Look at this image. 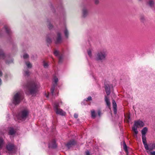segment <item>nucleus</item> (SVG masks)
<instances>
[{"label":"nucleus","instance_id":"26","mask_svg":"<svg viewBox=\"0 0 155 155\" xmlns=\"http://www.w3.org/2000/svg\"><path fill=\"white\" fill-rule=\"evenodd\" d=\"M3 140V139L0 138V149H1L2 147Z\"/></svg>","mask_w":155,"mask_h":155},{"label":"nucleus","instance_id":"4","mask_svg":"<svg viewBox=\"0 0 155 155\" xmlns=\"http://www.w3.org/2000/svg\"><path fill=\"white\" fill-rule=\"evenodd\" d=\"M28 114V112L27 110H23L18 114V118L20 120H24L27 118Z\"/></svg>","mask_w":155,"mask_h":155},{"label":"nucleus","instance_id":"22","mask_svg":"<svg viewBox=\"0 0 155 155\" xmlns=\"http://www.w3.org/2000/svg\"><path fill=\"white\" fill-rule=\"evenodd\" d=\"M25 64L28 68H31L32 67V64L29 62H26Z\"/></svg>","mask_w":155,"mask_h":155},{"label":"nucleus","instance_id":"34","mask_svg":"<svg viewBox=\"0 0 155 155\" xmlns=\"http://www.w3.org/2000/svg\"><path fill=\"white\" fill-rule=\"evenodd\" d=\"M97 113L98 115L100 117L101 114V111L100 110H99L97 111Z\"/></svg>","mask_w":155,"mask_h":155},{"label":"nucleus","instance_id":"11","mask_svg":"<svg viewBox=\"0 0 155 155\" xmlns=\"http://www.w3.org/2000/svg\"><path fill=\"white\" fill-rule=\"evenodd\" d=\"M57 144L55 140H53L49 143V147L53 148H56L57 147Z\"/></svg>","mask_w":155,"mask_h":155},{"label":"nucleus","instance_id":"27","mask_svg":"<svg viewBox=\"0 0 155 155\" xmlns=\"http://www.w3.org/2000/svg\"><path fill=\"white\" fill-rule=\"evenodd\" d=\"M148 4L150 6H153L154 4L153 1L152 0H150L148 2Z\"/></svg>","mask_w":155,"mask_h":155},{"label":"nucleus","instance_id":"25","mask_svg":"<svg viewBox=\"0 0 155 155\" xmlns=\"http://www.w3.org/2000/svg\"><path fill=\"white\" fill-rule=\"evenodd\" d=\"M124 149L125 152L127 153V154L128 151L127 149V147L125 143H124Z\"/></svg>","mask_w":155,"mask_h":155},{"label":"nucleus","instance_id":"6","mask_svg":"<svg viewBox=\"0 0 155 155\" xmlns=\"http://www.w3.org/2000/svg\"><path fill=\"white\" fill-rule=\"evenodd\" d=\"M58 81V78H54L53 80V85L51 88V91L52 95H53L55 87L57 85V82Z\"/></svg>","mask_w":155,"mask_h":155},{"label":"nucleus","instance_id":"37","mask_svg":"<svg viewBox=\"0 0 155 155\" xmlns=\"http://www.w3.org/2000/svg\"><path fill=\"white\" fill-rule=\"evenodd\" d=\"M46 41L48 43H50L51 42V40L49 38H47L46 39Z\"/></svg>","mask_w":155,"mask_h":155},{"label":"nucleus","instance_id":"18","mask_svg":"<svg viewBox=\"0 0 155 155\" xmlns=\"http://www.w3.org/2000/svg\"><path fill=\"white\" fill-rule=\"evenodd\" d=\"M137 128V127H135L134 125L132 127V130L135 133V135H134V136L137 137V134H138Z\"/></svg>","mask_w":155,"mask_h":155},{"label":"nucleus","instance_id":"5","mask_svg":"<svg viewBox=\"0 0 155 155\" xmlns=\"http://www.w3.org/2000/svg\"><path fill=\"white\" fill-rule=\"evenodd\" d=\"M144 148L147 151V153L149 154V152L155 148V144L152 143L149 145L147 143V140L143 142Z\"/></svg>","mask_w":155,"mask_h":155},{"label":"nucleus","instance_id":"21","mask_svg":"<svg viewBox=\"0 0 155 155\" xmlns=\"http://www.w3.org/2000/svg\"><path fill=\"white\" fill-rule=\"evenodd\" d=\"M83 16L84 17H85L87 14V11L86 9L84 8L82 12Z\"/></svg>","mask_w":155,"mask_h":155},{"label":"nucleus","instance_id":"42","mask_svg":"<svg viewBox=\"0 0 155 155\" xmlns=\"http://www.w3.org/2000/svg\"><path fill=\"white\" fill-rule=\"evenodd\" d=\"M2 72L0 71V77H1L2 76Z\"/></svg>","mask_w":155,"mask_h":155},{"label":"nucleus","instance_id":"33","mask_svg":"<svg viewBox=\"0 0 155 155\" xmlns=\"http://www.w3.org/2000/svg\"><path fill=\"white\" fill-rule=\"evenodd\" d=\"M149 154H150V155H155V151H150Z\"/></svg>","mask_w":155,"mask_h":155},{"label":"nucleus","instance_id":"17","mask_svg":"<svg viewBox=\"0 0 155 155\" xmlns=\"http://www.w3.org/2000/svg\"><path fill=\"white\" fill-rule=\"evenodd\" d=\"M105 101L107 106L108 107H110V103L108 97L107 96H105Z\"/></svg>","mask_w":155,"mask_h":155},{"label":"nucleus","instance_id":"35","mask_svg":"<svg viewBox=\"0 0 155 155\" xmlns=\"http://www.w3.org/2000/svg\"><path fill=\"white\" fill-rule=\"evenodd\" d=\"M54 54L55 56H57L58 54V52L57 51H55L54 52Z\"/></svg>","mask_w":155,"mask_h":155},{"label":"nucleus","instance_id":"44","mask_svg":"<svg viewBox=\"0 0 155 155\" xmlns=\"http://www.w3.org/2000/svg\"><path fill=\"white\" fill-rule=\"evenodd\" d=\"M61 56H60L59 57V59L60 61H61Z\"/></svg>","mask_w":155,"mask_h":155},{"label":"nucleus","instance_id":"20","mask_svg":"<svg viewBox=\"0 0 155 155\" xmlns=\"http://www.w3.org/2000/svg\"><path fill=\"white\" fill-rule=\"evenodd\" d=\"M59 107V103L58 102H55L54 104V110L58 108Z\"/></svg>","mask_w":155,"mask_h":155},{"label":"nucleus","instance_id":"39","mask_svg":"<svg viewBox=\"0 0 155 155\" xmlns=\"http://www.w3.org/2000/svg\"><path fill=\"white\" fill-rule=\"evenodd\" d=\"M86 155H90V153L87 150L85 151Z\"/></svg>","mask_w":155,"mask_h":155},{"label":"nucleus","instance_id":"28","mask_svg":"<svg viewBox=\"0 0 155 155\" xmlns=\"http://www.w3.org/2000/svg\"><path fill=\"white\" fill-rule=\"evenodd\" d=\"M30 74V73L28 71H26L25 72L24 74L25 76H28Z\"/></svg>","mask_w":155,"mask_h":155},{"label":"nucleus","instance_id":"14","mask_svg":"<svg viewBox=\"0 0 155 155\" xmlns=\"http://www.w3.org/2000/svg\"><path fill=\"white\" fill-rule=\"evenodd\" d=\"M62 41L61 35L60 33H58L57 34V37L56 41V43H58L61 42Z\"/></svg>","mask_w":155,"mask_h":155},{"label":"nucleus","instance_id":"16","mask_svg":"<svg viewBox=\"0 0 155 155\" xmlns=\"http://www.w3.org/2000/svg\"><path fill=\"white\" fill-rule=\"evenodd\" d=\"M112 104L113 107L114 109V113L115 114L117 112V104L115 102V101L114 100H113V101Z\"/></svg>","mask_w":155,"mask_h":155},{"label":"nucleus","instance_id":"2","mask_svg":"<svg viewBox=\"0 0 155 155\" xmlns=\"http://www.w3.org/2000/svg\"><path fill=\"white\" fill-rule=\"evenodd\" d=\"M107 52L105 49H102L97 53L95 56V60L97 61H102L106 60Z\"/></svg>","mask_w":155,"mask_h":155},{"label":"nucleus","instance_id":"19","mask_svg":"<svg viewBox=\"0 0 155 155\" xmlns=\"http://www.w3.org/2000/svg\"><path fill=\"white\" fill-rule=\"evenodd\" d=\"M91 116L93 119H95L96 117V115L95 110H92L91 111Z\"/></svg>","mask_w":155,"mask_h":155},{"label":"nucleus","instance_id":"29","mask_svg":"<svg viewBox=\"0 0 155 155\" xmlns=\"http://www.w3.org/2000/svg\"><path fill=\"white\" fill-rule=\"evenodd\" d=\"M87 53L90 57H91L92 56L91 51V50H89L87 51Z\"/></svg>","mask_w":155,"mask_h":155},{"label":"nucleus","instance_id":"10","mask_svg":"<svg viewBox=\"0 0 155 155\" xmlns=\"http://www.w3.org/2000/svg\"><path fill=\"white\" fill-rule=\"evenodd\" d=\"M54 110L57 114H59L61 116H65L66 114V113L60 108Z\"/></svg>","mask_w":155,"mask_h":155},{"label":"nucleus","instance_id":"45","mask_svg":"<svg viewBox=\"0 0 155 155\" xmlns=\"http://www.w3.org/2000/svg\"><path fill=\"white\" fill-rule=\"evenodd\" d=\"M6 63H8V64H9V63H10V62H6Z\"/></svg>","mask_w":155,"mask_h":155},{"label":"nucleus","instance_id":"8","mask_svg":"<svg viewBox=\"0 0 155 155\" xmlns=\"http://www.w3.org/2000/svg\"><path fill=\"white\" fill-rule=\"evenodd\" d=\"M134 125L137 127H143L144 126V124L141 120L135 121L134 122Z\"/></svg>","mask_w":155,"mask_h":155},{"label":"nucleus","instance_id":"13","mask_svg":"<svg viewBox=\"0 0 155 155\" xmlns=\"http://www.w3.org/2000/svg\"><path fill=\"white\" fill-rule=\"evenodd\" d=\"M6 148L8 151H12L14 149V146L12 144H8L6 146Z\"/></svg>","mask_w":155,"mask_h":155},{"label":"nucleus","instance_id":"38","mask_svg":"<svg viewBox=\"0 0 155 155\" xmlns=\"http://www.w3.org/2000/svg\"><path fill=\"white\" fill-rule=\"evenodd\" d=\"M48 28L49 29H51V28H52V25H51V24H49L48 25Z\"/></svg>","mask_w":155,"mask_h":155},{"label":"nucleus","instance_id":"40","mask_svg":"<svg viewBox=\"0 0 155 155\" xmlns=\"http://www.w3.org/2000/svg\"><path fill=\"white\" fill-rule=\"evenodd\" d=\"M94 3L96 4H97L99 3V1L98 0H95Z\"/></svg>","mask_w":155,"mask_h":155},{"label":"nucleus","instance_id":"41","mask_svg":"<svg viewBox=\"0 0 155 155\" xmlns=\"http://www.w3.org/2000/svg\"><path fill=\"white\" fill-rule=\"evenodd\" d=\"M78 115L77 114H74V117L75 118H77L78 117Z\"/></svg>","mask_w":155,"mask_h":155},{"label":"nucleus","instance_id":"7","mask_svg":"<svg viewBox=\"0 0 155 155\" xmlns=\"http://www.w3.org/2000/svg\"><path fill=\"white\" fill-rule=\"evenodd\" d=\"M147 131V127H144L141 130V133L142 134V142H144L146 140V134Z\"/></svg>","mask_w":155,"mask_h":155},{"label":"nucleus","instance_id":"1","mask_svg":"<svg viewBox=\"0 0 155 155\" xmlns=\"http://www.w3.org/2000/svg\"><path fill=\"white\" fill-rule=\"evenodd\" d=\"M39 87V84L38 82L34 81H29L25 87L26 90V93L32 96L36 95Z\"/></svg>","mask_w":155,"mask_h":155},{"label":"nucleus","instance_id":"36","mask_svg":"<svg viewBox=\"0 0 155 155\" xmlns=\"http://www.w3.org/2000/svg\"><path fill=\"white\" fill-rule=\"evenodd\" d=\"M48 64L47 63H45L44 64V66L45 68H47L48 66Z\"/></svg>","mask_w":155,"mask_h":155},{"label":"nucleus","instance_id":"31","mask_svg":"<svg viewBox=\"0 0 155 155\" xmlns=\"http://www.w3.org/2000/svg\"><path fill=\"white\" fill-rule=\"evenodd\" d=\"M23 57L24 58H27L28 57V54H25L23 55Z\"/></svg>","mask_w":155,"mask_h":155},{"label":"nucleus","instance_id":"43","mask_svg":"<svg viewBox=\"0 0 155 155\" xmlns=\"http://www.w3.org/2000/svg\"><path fill=\"white\" fill-rule=\"evenodd\" d=\"M2 84V80H1V79L0 78V85L1 84Z\"/></svg>","mask_w":155,"mask_h":155},{"label":"nucleus","instance_id":"23","mask_svg":"<svg viewBox=\"0 0 155 155\" xmlns=\"http://www.w3.org/2000/svg\"><path fill=\"white\" fill-rule=\"evenodd\" d=\"M15 133L14 130L13 129H11L9 131V134L10 135L14 134Z\"/></svg>","mask_w":155,"mask_h":155},{"label":"nucleus","instance_id":"15","mask_svg":"<svg viewBox=\"0 0 155 155\" xmlns=\"http://www.w3.org/2000/svg\"><path fill=\"white\" fill-rule=\"evenodd\" d=\"M5 57V55L2 49H0V60H3Z\"/></svg>","mask_w":155,"mask_h":155},{"label":"nucleus","instance_id":"32","mask_svg":"<svg viewBox=\"0 0 155 155\" xmlns=\"http://www.w3.org/2000/svg\"><path fill=\"white\" fill-rule=\"evenodd\" d=\"M92 100V98H91V96H89L87 98V99L86 100V101H91Z\"/></svg>","mask_w":155,"mask_h":155},{"label":"nucleus","instance_id":"9","mask_svg":"<svg viewBox=\"0 0 155 155\" xmlns=\"http://www.w3.org/2000/svg\"><path fill=\"white\" fill-rule=\"evenodd\" d=\"M76 144V142L74 140H71L69 141L67 143L66 146L68 148L72 147Z\"/></svg>","mask_w":155,"mask_h":155},{"label":"nucleus","instance_id":"12","mask_svg":"<svg viewBox=\"0 0 155 155\" xmlns=\"http://www.w3.org/2000/svg\"><path fill=\"white\" fill-rule=\"evenodd\" d=\"M105 90L107 95H109L110 93V86L108 84L105 83Z\"/></svg>","mask_w":155,"mask_h":155},{"label":"nucleus","instance_id":"24","mask_svg":"<svg viewBox=\"0 0 155 155\" xmlns=\"http://www.w3.org/2000/svg\"><path fill=\"white\" fill-rule=\"evenodd\" d=\"M64 33L65 37L66 38H68V37L69 33H68V30L66 28L64 30Z\"/></svg>","mask_w":155,"mask_h":155},{"label":"nucleus","instance_id":"3","mask_svg":"<svg viewBox=\"0 0 155 155\" xmlns=\"http://www.w3.org/2000/svg\"><path fill=\"white\" fill-rule=\"evenodd\" d=\"M23 98V96L21 93L17 92L14 96L13 103L15 105L18 104Z\"/></svg>","mask_w":155,"mask_h":155},{"label":"nucleus","instance_id":"30","mask_svg":"<svg viewBox=\"0 0 155 155\" xmlns=\"http://www.w3.org/2000/svg\"><path fill=\"white\" fill-rule=\"evenodd\" d=\"M4 28H5L6 31L7 33H9V29H8V27L6 26H5Z\"/></svg>","mask_w":155,"mask_h":155}]
</instances>
